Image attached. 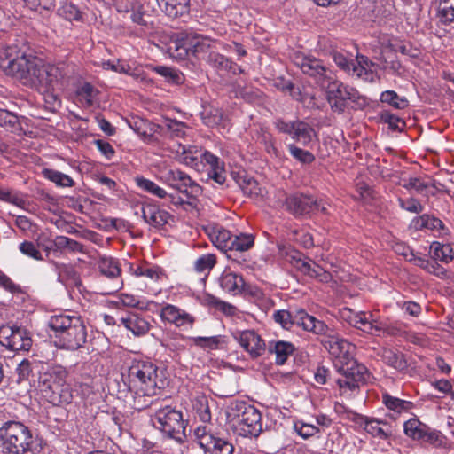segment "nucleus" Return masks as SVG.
<instances>
[{"label":"nucleus","instance_id":"1","mask_svg":"<svg viewBox=\"0 0 454 454\" xmlns=\"http://www.w3.org/2000/svg\"><path fill=\"white\" fill-rule=\"evenodd\" d=\"M168 384L164 366L149 359H134L128 370V388L132 395L130 405L143 411L154 403L153 397Z\"/></svg>","mask_w":454,"mask_h":454},{"label":"nucleus","instance_id":"2","mask_svg":"<svg viewBox=\"0 0 454 454\" xmlns=\"http://www.w3.org/2000/svg\"><path fill=\"white\" fill-rule=\"evenodd\" d=\"M323 340L324 347L335 359V366L342 375L336 380L341 395L348 391L359 389L360 384H365L370 378V372L365 365L358 363L353 356L355 346L347 340L335 334L328 326V332Z\"/></svg>","mask_w":454,"mask_h":454},{"label":"nucleus","instance_id":"3","mask_svg":"<svg viewBox=\"0 0 454 454\" xmlns=\"http://www.w3.org/2000/svg\"><path fill=\"white\" fill-rule=\"evenodd\" d=\"M216 48V42L193 31L177 33L168 46L173 58L184 59L192 55L205 59L209 52Z\"/></svg>","mask_w":454,"mask_h":454},{"label":"nucleus","instance_id":"4","mask_svg":"<svg viewBox=\"0 0 454 454\" xmlns=\"http://www.w3.org/2000/svg\"><path fill=\"white\" fill-rule=\"evenodd\" d=\"M227 417L236 434L243 437H257L262 432V416L260 411L245 401L236 400L231 403Z\"/></svg>","mask_w":454,"mask_h":454},{"label":"nucleus","instance_id":"5","mask_svg":"<svg viewBox=\"0 0 454 454\" xmlns=\"http://www.w3.org/2000/svg\"><path fill=\"white\" fill-rule=\"evenodd\" d=\"M3 452L27 454L33 451L35 441L30 429L19 421H7L0 428Z\"/></svg>","mask_w":454,"mask_h":454},{"label":"nucleus","instance_id":"6","mask_svg":"<svg viewBox=\"0 0 454 454\" xmlns=\"http://www.w3.org/2000/svg\"><path fill=\"white\" fill-rule=\"evenodd\" d=\"M42 61V59L35 56L22 54L8 61L4 70L24 86L38 91Z\"/></svg>","mask_w":454,"mask_h":454},{"label":"nucleus","instance_id":"7","mask_svg":"<svg viewBox=\"0 0 454 454\" xmlns=\"http://www.w3.org/2000/svg\"><path fill=\"white\" fill-rule=\"evenodd\" d=\"M340 317L350 325L369 334H395V329L373 312L354 311L345 307L340 310Z\"/></svg>","mask_w":454,"mask_h":454},{"label":"nucleus","instance_id":"8","mask_svg":"<svg viewBox=\"0 0 454 454\" xmlns=\"http://www.w3.org/2000/svg\"><path fill=\"white\" fill-rule=\"evenodd\" d=\"M153 426L167 437L182 442L185 438V421L183 413L171 406L158 409L151 417Z\"/></svg>","mask_w":454,"mask_h":454},{"label":"nucleus","instance_id":"9","mask_svg":"<svg viewBox=\"0 0 454 454\" xmlns=\"http://www.w3.org/2000/svg\"><path fill=\"white\" fill-rule=\"evenodd\" d=\"M273 318L286 329L297 325L304 331L314 334H323L328 332V325L324 321L310 316L303 309H297L292 311L278 310L273 314Z\"/></svg>","mask_w":454,"mask_h":454},{"label":"nucleus","instance_id":"10","mask_svg":"<svg viewBox=\"0 0 454 454\" xmlns=\"http://www.w3.org/2000/svg\"><path fill=\"white\" fill-rule=\"evenodd\" d=\"M326 92V98L333 111L342 113L348 102L357 103L360 99L359 92L353 87L345 85L334 74L323 87Z\"/></svg>","mask_w":454,"mask_h":454},{"label":"nucleus","instance_id":"11","mask_svg":"<svg viewBox=\"0 0 454 454\" xmlns=\"http://www.w3.org/2000/svg\"><path fill=\"white\" fill-rule=\"evenodd\" d=\"M194 436L205 454H233L234 452L233 444L227 439L218 436L208 425L197 427Z\"/></svg>","mask_w":454,"mask_h":454},{"label":"nucleus","instance_id":"12","mask_svg":"<svg viewBox=\"0 0 454 454\" xmlns=\"http://www.w3.org/2000/svg\"><path fill=\"white\" fill-rule=\"evenodd\" d=\"M67 65L64 62L51 64L42 61L38 91L46 94L52 101L57 100L53 91L59 88L67 75Z\"/></svg>","mask_w":454,"mask_h":454},{"label":"nucleus","instance_id":"13","mask_svg":"<svg viewBox=\"0 0 454 454\" xmlns=\"http://www.w3.org/2000/svg\"><path fill=\"white\" fill-rule=\"evenodd\" d=\"M294 62L304 74L311 77L320 88L335 74L332 69L324 64L323 60L313 56L298 54L294 57Z\"/></svg>","mask_w":454,"mask_h":454},{"label":"nucleus","instance_id":"14","mask_svg":"<svg viewBox=\"0 0 454 454\" xmlns=\"http://www.w3.org/2000/svg\"><path fill=\"white\" fill-rule=\"evenodd\" d=\"M0 344L11 351H27L32 339L25 328L6 325L0 327Z\"/></svg>","mask_w":454,"mask_h":454},{"label":"nucleus","instance_id":"15","mask_svg":"<svg viewBox=\"0 0 454 454\" xmlns=\"http://www.w3.org/2000/svg\"><path fill=\"white\" fill-rule=\"evenodd\" d=\"M403 432L406 436L413 441L429 443L434 447H439L443 443L442 435L440 432L431 429L416 417L404 422Z\"/></svg>","mask_w":454,"mask_h":454},{"label":"nucleus","instance_id":"16","mask_svg":"<svg viewBox=\"0 0 454 454\" xmlns=\"http://www.w3.org/2000/svg\"><path fill=\"white\" fill-rule=\"evenodd\" d=\"M275 127L280 133L289 135L294 140L305 146L310 144L315 136L313 127L298 119L292 121L278 119L275 121Z\"/></svg>","mask_w":454,"mask_h":454},{"label":"nucleus","instance_id":"17","mask_svg":"<svg viewBox=\"0 0 454 454\" xmlns=\"http://www.w3.org/2000/svg\"><path fill=\"white\" fill-rule=\"evenodd\" d=\"M162 179L169 186L185 193L188 197H197L201 187L189 175L177 168H170L163 173Z\"/></svg>","mask_w":454,"mask_h":454},{"label":"nucleus","instance_id":"18","mask_svg":"<svg viewBox=\"0 0 454 454\" xmlns=\"http://www.w3.org/2000/svg\"><path fill=\"white\" fill-rule=\"evenodd\" d=\"M291 262L301 273L321 283L331 282L332 274L325 270L320 265L311 260L303 257L298 251H294L291 255Z\"/></svg>","mask_w":454,"mask_h":454},{"label":"nucleus","instance_id":"19","mask_svg":"<svg viewBox=\"0 0 454 454\" xmlns=\"http://www.w3.org/2000/svg\"><path fill=\"white\" fill-rule=\"evenodd\" d=\"M160 317L162 321L184 330L192 329L196 322L193 315L172 304H165L160 309Z\"/></svg>","mask_w":454,"mask_h":454},{"label":"nucleus","instance_id":"20","mask_svg":"<svg viewBox=\"0 0 454 454\" xmlns=\"http://www.w3.org/2000/svg\"><path fill=\"white\" fill-rule=\"evenodd\" d=\"M71 326L55 343L58 348L74 351L81 348L86 343L87 329L82 319L81 318L77 323L74 322Z\"/></svg>","mask_w":454,"mask_h":454},{"label":"nucleus","instance_id":"21","mask_svg":"<svg viewBox=\"0 0 454 454\" xmlns=\"http://www.w3.org/2000/svg\"><path fill=\"white\" fill-rule=\"evenodd\" d=\"M286 210L295 217L308 215L319 208V204L313 197L302 193H295L286 197Z\"/></svg>","mask_w":454,"mask_h":454},{"label":"nucleus","instance_id":"22","mask_svg":"<svg viewBox=\"0 0 454 454\" xmlns=\"http://www.w3.org/2000/svg\"><path fill=\"white\" fill-rule=\"evenodd\" d=\"M233 338L253 357L260 356L265 350L264 340L253 330L237 331Z\"/></svg>","mask_w":454,"mask_h":454},{"label":"nucleus","instance_id":"23","mask_svg":"<svg viewBox=\"0 0 454 454\" xmlns=\"http://www.w3.org/2000/svg\"><path fill=\"white\" fill-rule=\"evenodd\" d=\"M80 319V317L67 313H59L51 316L47 321L50 337L53 339L56 343L61 339L62 334L66 333L67 329H70V327H72L71 325H74V322L77 323Z\"/></svg>","mask_w":454,"mask_h":454},{"label":"nucleus","instance_id":"24","mask_svg":"<svg viewBox=\"0 0 454 454\" xmlns=\"http://www.w3.org/2000/svg\"><path fill=\"white\" fill-rule=\"evenodd\" d=\"M43 397L52 405L68 404L73 400V391L67 382L41 388Z\"/></svg>","mask_w":454,"mask_h":454},{"label":"nucleus","instance_id":"25","mask_svg":"<svg viewBox=\"0 0 454 454\" xmlns=\"http://www.w3.org/2000/svg\"><path fill=\"white\" fill-rule=\"evenodd\" d=\"M218 284L221 289L233 296L243 294L245 280L242 275L226 269L218 278Z\"/></svg>","mask_w":454,"mask_h":454},{"label":"nucleus","instance_id":"26","mask_svg":"<svg viewBox=\"0 0 454 454\" xmlns=\"http://www.w3.org/2000/svg\"><path fill=\"white\" fill-rule=\"evenodd\" d=\"M204 166H207V176L218 184H223L226 181V171L224 168V162L217 156L214 155L208 151H205L201 154Z\"/></svg>","mask_w":454,"mask_h":454},{"label":"nucleus","instance_id":"27","mask_svg":"<svg viewBox=\"0 0 454 454\" xmlns=\"http://www.w3.org/2000/svg\"><path fill=\"white\" fill-rule=\"evenodd\" d=\"M381 401L387 411L392 412L389 417L394 419H396L403 413L411 412L415 406L412 402L393 396L387 392L382 393Z\"/></svg>","mask_w":454,"mask_h":454},{"label":"nucleus","instance_id":"28","mask_svg":"<svg viewBox=\"0 0 454 454\" xmlns=\"http://www.w3.org/2000/svg\"><path fill=\"white\" fill-rule=\"evenodd\" d=\"M142 213L145 221L155 228L164 226L171 218V215L168 211L151 203L145 204L142 207Z\"/></svg>","mask_w":454,"mask_h":454},{"label":"nucleus","instance_id":"29","mask_svg":"<svg viewBox=\"0 0 454 454\" xmlns=\"http://www.w3.org/2000/svg\"><path fill=\"white\" fill-rule=\"evenodd\" d=\"M201 154L196 146L178 144L176 159L182 164L199 170L200 166H204Z\"/></svg>","mask_w":454,"mask_h":454},{"label":"nucleus","instance_id":"30","mask_svg":"<svg viewBox=\"0 0 454 454\" xmlns=\"http://www.w3.org/2000/svg\"><path fill=\"white\" fill-rule=\"evenodd\" d=\"M129 270L136 277H145L153 281H161L167 278V274L160 266L147 262L130 264Z\"/></svg>","mask_w":454,"mask_h":454},{"label":"nucleus","instance_id":"31","mask_svg":"<svg viewBox=\"0 0 454 454\" xmlns=\"http://www.w3.org/2000/svg\"><path fill=\"white\" fill-rule=\"evenodd\" d=\"M206 231L212 243L222 251H229L233 244L231 232L220 225H208Z\"/></svg>","mask_w":454,"mask_h":454},{"label":"nucleus","instance_id":"32","mask_svg":"<svg viewBox=\"0 0 454 454\" xmlns=\"http://www.w3.org/2000/svg\"><path fill=\"white\" fill-rule=\"evenodd\" d=\"M160 10L170 19H177L189 13L190 0H157Z\"/></svg>","mask_w":454,"mask_h":454},{"label":"nucleus","instance_id":"33","mask_svg":"<svg viewBox=\"0 0 454 454\" xmlns=\"http://www.w3.org/2000/svg\"><path fill=\"white\" fill-rule=\"evenodd\" d=\"M67 376L68 372L64 366L60 364L50 365L41 376V387L64 384L67 382Z\"/></svg>","mask_w":454,"mask_h":454},{"label":"nucleus","instance_id":"34","mask_svg":"<svg viewBox=\"0 0 454 454\" xmlns=\"http://www.w3.org/2000/svg\"><path fill=\"white\" fill-rule=\"evenodd\" d=\"M51 262L54 264L58 278L61 283L67 286H75L78 288L82 286L81 277L73 265Z\"/></svg>","mask_w":454,"mask_h":454},{"label":"nucleus","instance_id":"35","mask_svg":"<svg viewBox=\"0 0 454 454\" xmlns=\"http://www.w3.org/2000/svg\"><path fill=\"white\" fill-rule=\"evenodd\" d=\"M121 324L135 336H143L150 330V323L137 313H130L121 319Z\"/></svg>","mask_w":454,"mask_h":454},{"label":"nucleus","instance_id":"36","mask_svg":"<svg viewBox=\"0 0 454 454\" xmlns=\"http://www.w3.org/2000/svg\"><path fill=\"white\" fill-rule=\"evenodd\" d=\"M269 352L276 355L275 362L278 365H283L295 350L292 342L285 340H272L269 343Z\"/></svg>","mask_w":454,"mask_h":454},{"label":"nucleus","instance_id":"37","mask_svg":"<svg viewBox=\"0 0 454 454\" xmlns=\"http://www.w3.org/2000/svg\"><path fill=\"white\" fill-rule=\"evenodd\" d=\"M380 356L386 364L397 371L403 372L408 368L404 354L396 348H384Z\"/></svg>","mask_w":454,"mask_h":454},{"label":"nucleus","instance_id":"38","mask_svg":"<svg viewBox=\"0 0 454 454\" xmlns=\"http://www.w3.org/2000/svg\"><path fill=\"white\" fill-rule=\"evenodd\" d=\"M364 431L380 440H387L392 435L391 426L387 422L372 417H370Z\"/></svg>","mask_w":454,"mask_h":454},{"label":"nucleus","instance_id":"39","mask_svg":"<svg viewBox=\"0 0 454 454\" xmlns=\"http://www.w3.org/2000/svg\"><path fill=\"white\" fill-rule=\"evenodd\" d=\"M98 90L90 82L82 83L76 90V100L83 108H90L94 105Z\"/></svg>","mask_w":454,"mask_h":454},{"label":"nucleus","instance_id":"40","mask_svg":"<svg viewBox=\"0 0 454 454\" xmlns=\"http://www.w3.org/2000/svg\"><path fill=\"white\" fill-rule=\"evenodd\" d=\"M237 184L245 195L253 199L262 196V190L259 183L253 176L240 175L237 178Z\"/></svg>","mask_w":454,"mask_h":454},{"label":"nucleus","instance_id":"41","mask_svg":"<svg viewBox=\"0 0 454 454\" xmlns=\"http://www.w3.org/2000/svg\"><path fill=\"white\" fill-rule=\"evenodd\" d=\"M192 409L202 422L208 423L211 421L209 401L206 395H200L196 396L192 400Z\"/></svg>","mask_w":454,"mask_h":454},{"label":"nucleus","instance_id":"42","mask_svg":"<svg viewBox=\"0 0 454 454\" xmlns=\"http://www.w3.org/2000/svg\"><path fill=\"white\" fill-rule=\"evenodd\" d=\"M411 225L416 230L428 229L432 231H439L444 227L443 223L440 219L427 214L415 217L411 222Z\"/></svg>","mask_w":454,"mask_h":454},{"label":"nucleus","instance_id":"43","mask_svg":"<svg viewBox=\"0 0 454 454\" xmlns=\"http://www.w3.org/2000/svg\"><path fill=\"white\" fill-rule=\"evenodd\" d=\"M98 269L102 275L115 278L121 275V268L117 260L112 257H101L98 261Z\"/></svg>","mask_w":454,"mask_h":454},{"label":"nucleus","instance_id":"44","mask_svg":"<svg viewBox=\"0 0 454 454\" xmlns=\"http://www.w3.org/2000/svg\"><path fill=\"white\" fill-rule=\"evenodd\" d=\"M135 183L137 186L142 191L148 192L160 199H164L168 196V192L159 186L156 183L149 180L144 176H136Z\"/></svg>","mask_w":454,"mask_h":454},{"label":"nucleus","instance_id":"45","mask_svg":"<svg viewBox=\"0 0 454 454\" xmlns=\"http://www.w3.org/2000/svg\"><path fill=\"white\" fill-rule=\"evenodd\" d=\"M437 17L443 25L454 22V0H439Z\"/></svg>","mask_w":454,"mask_h":454},{"label":"nucleus","instance_id":"46","mask_svg":"<svg viewBox=\"0 0 454 454\" xmlns=\"http://www.w3.org/2000/svg\"><path fill=\"white\" fill-rule=\"evenodd\" d=\"M43 176L60 187H73L74 185V182L71 176L55 169L44 168L43 170Z\"/></svg>","mask_w":454,"mask_h":454},{"label":"nucleus","instance_id":"47","mask_svg":"<svg viewBox=\"0 0 454 454\" xmlns=\"http://www.w3.org/2000/svg\"><path fill=\"white\" fill-rule=\"evenodd\" d=\"M380 100L395 109H404L409 106L404 97L399 96L395 90H385L380 94Z\"/></svg>","mask_w":454,"mask_h":454},{"label":"nucleus","instance_id":"48","mask_svg":"<svg viewBox=\"0 0 454 454\" xmlns=\"http://www.w3.org/2000/svg\"><path fill=\"white\" fill-rule=\"evenodd\" d=\"M194 345L209 349H217L221 346L226 344V338L223 335H216L211 337H192V338Z\"/></svg>","mask_w":454,"mask_h":454},{"label":"nucleus","instance_id":"49","mask_svg":"<svg viewBox=\"0 0 454 454\" xmlns=\"http://www.w3.org/2000/svg\"><path fill=\"white\" fill-rule=\"evenodd\" d=\"M217 262L214 254H206L200 256L194 262V270L198 273H204L207 277Z\"/></svg>","mask_w":454,"mask_h":454},{"label":"nucleus","instance_id":"50","mask_svg":"<svg viewBox=\"0 0 454 454\" xmlns=\"http://www.w3.org/2000/svg\"><path fill=\"white\" fill-rule=\"evenodd\" d=\"M294 431L303 439L307 440L321 433V428L316 425L307 423L302 419L294 422Z\"/></svg>","mask_w":454,"mask_h":454},{"label":"nucleus","instance_id":"51","mask_svg":"<svg viewBox=\"0 0 454 454\" xmlns=\"http://www.w3.org/2000/svg\"><path fill=\"white\" fill-rule=\"evenodd\" d=\"M431 252L435 261L440 260L444 262H449L453 259V250L449 244L434 242L431 245Z\"/></svg>","mask_w":454,"mask_h":454},{"label":"nucleus","instance_id":"52","mask_svg":"<svg viewBox=\"0 0 454 454\" xmlns=\"http://www.w3.org/2000/svg\"><path fill=\"white\" fill-rule=\"evenodd\" d=\"M40 243L35 244L29 240H24L19 245L20 252L25 256L31 258L35 261H44L45 258L40 251Z\"/></svg>","mask_w":454,"mask_h":454},{"label":"nucleus","instance_id":"53","mask_svg":"<svg viewBox=\"0 0 454 454\" xmlns=\"http://www.w3.org/2000/svg\"><path fill=\"white\" fill-rule=\"evenodd\" d=\"M231 241L233 244L229 251L245 252L253 247L254 237L252 234L240 233L239 235L232 236Z\"/></svg>","mask_w":454,"mask_h":454},{"label":"nucleus","instance_id":"54","mask_svg":"<svg viewBox=\"0 0 454 454\" xmlns=\"http://www.w3.org/2000/svg\"><path fill=\"white\" fill-rule=\"evenodd\" d=\"M59 17L68 21H82V13L76 5L72 3L63 4L57 11Z\"/></svg>","mask_w":454,"mask_h":454},{"label":"nucleus","instance_id":"55","mask_svg":"<svg viewBox=\"0 0 454 454\" xmlns=\"http://www.w3.org/2000/svg\"><path fill=\"white\" fill-rule=\"evenodd\" d=\"M205 60L213 67L217 69H229L231 67V62L224 57L223 55L220 54L219 52L215 51V49H213L209 54L207 55V58Z\"/></svg>","mask_w":454,"mask_h":454},{"label":"nucleus","instance_id":"56","mask_svg":"<svg viewBox=\"0 0 454 454\" xmlns=\"http://www.w3.org/2000/svg\"><path fill=\"white\" fill-rule=\"evenodd\" d=\"M288 151L293 158L302 164H310L315 160V156L312 153L303 150L294 144L288 145Z\"/></svg>","mask_w":454,"mask_h":454},{"label":"nucleus","instance_id":"57","mask_svg":"<svg viewBox=\"0 0 454 454\" xmlns=\"http://www.w3.org/2000/svg\"><path fill=\"white\" fill-rule=\"evenodd\" d=\"M380 120L384 123H387L389 128L393 130L401 131L405 126L404 121L390 111H382L380 113Z\"/></svg>","mask_w":454,"mask_h":454},{"label":"nucleus","instance_id":"58","mask_svg":"<svg viewBox=\"0 0 454 454\" xmlns=\"http://www.w3.org/2000/svg\"><path fill=\"white\" fill-rule=\"evenodd\" d=\"M0 200L17 207H22L25 204V200L20 192L3 188H0Z\"/></svg>","mask_w":454,"mask_h":454},{"label":"nucleus","instance_id":"59","mask_svg":"<svg viewBox=\"0 0 454 454\" xmlns=\"http://www.w3.org/2000/svg\"><path fill=\"white\" fill-rule=\"evenodd\" d=\"M150 122L139 118H132L129 121V126L140 137H147L150 136Z\"/></svg>","mask_w":454,"mask_h":454},{"label":"nucleus","instance_id":"60","mask_svg":"<svg viewBox=\"0 0 454 454\" xmlns=\"http://www.w3.org/2000/svg\"><path fill=\"white\" fill-rule=\"evenodd\" d=\"M403 187L408 191L414 190L416 192L422 194L427 189L428 184L419 177H411L403 180Z\"/></svg>","mask_w":454,"mask_h":454},{"label":"nucleus","instance_id":"61","mask_svg":"<svg viewBox=\"0 0 454 454\" xmlns=\"http://www.w3.org/2000/svg\"><path fill=\"white\" fill-rule=\"evenodd\" d=\"M399 206L403 209L411 213L419 214L424 210V207L419 201V200L415 198H409L407 200H403L402 198L398 199Z\"/></svg>","mask_w":454,"mask_h":454},{"label":"nucleus","instance_id":"62","mask_svg":"<svg viewBox=\"0 0 454 454\" xmlns=\"http://www.w3.org/2000/svg\"><path fill=\"white\" fill-rule=\"evenodd\" d=\"M19 124L18 116L5 109H0V126L5 129L15 128Z\"/></svg>","mask_w":454,"mask_h":454},{"label":"nucleus","instance_id":"63","mask_svg":"<svg viewBox=\"0 0 454 454\" xmlns=\"http://www.w3.org/2000/svg\"><path fill=\"white\" fill-rule=\"evenodd\" d=\"M332 58L334 63L345 72H351V65H353V59H348L343 53L339 51H333Z\"/></svg>","mask_w":454,"mask_h":454},{"label":"nucleus","instance_id":"64","mask_svg":"<svg viewBox=\"0 0 454 454\" xmlns=\"http://www.w3.org/2000/svg\"><path fill=\"white\" fill-rule=\"evenodd\" d=\"M31 372V363L27 359L22 360L16 368V373L18 374L17 381L20 382L27 380Z\"/></svg>","mask_w":454,"mask_h":454}]
</instances>
